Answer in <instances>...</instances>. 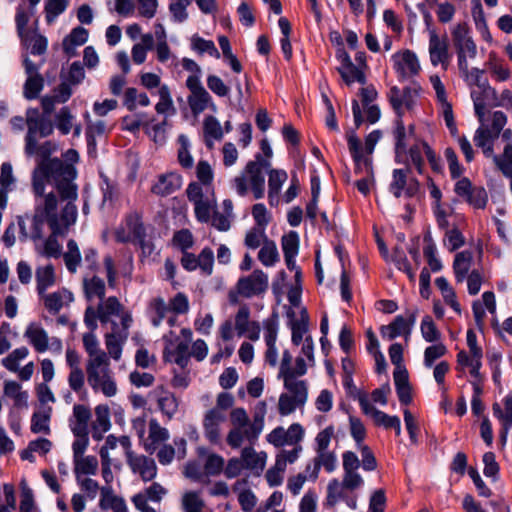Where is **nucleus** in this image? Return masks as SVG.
Returning <instances> with one entry per match:
<instances>
[{
    "label": "nucleus",
    "mask_w": 512,
    "mask_h": 512,
    "mask_svg": "<svg viewBox=\"0 0 512 512\" xmlns=\"http://www.w3.org/2000/svg\"><path fill=\"white\" fill-rule=\"evenodd\" d=\"M37 171L46 178L47 183L54 186L61 200L78 198V186L75 183L78 173L72 163L54 157L46 163L37 164Z\"/></svg>",
    "instance_id": "nucleus-1"
},
{
    "label": "nucleus",
    "mask_w": 512,
    "mask_h": 512,
    "mask_svg": "<svg viewBox=\"0 0 512 512\" xmlns=\"http://www.w3.org/2000/svg\"><path fill=\"white\" fill-rule=\"evenodd\" d=\"M284 387L291 393H282L279 396L278 411L281 416L293 413L296 408L304 406L308 397L306 382L303 380L291 381L285 379Z\"/></svg>",
    "instance_id": "nucleus-2"
},
{
    "label": "nucleus",
    "mask_w": 512,
    "mask_h": 512,
    "mask_svg": "<svg viewBox=\"0 0 512 512\" xmlns=\"http://www.w3.org/2000/svg\"><path fill=\"white\" fill-rule=\"evenodd\" d=\"M44 61L40 64L32 62L29 58L23 60L27 79L23 86V95L27 100H34L39 97L44 87V78L39 73V69Z\"/></svg>",
    "instance_id": "nucleus-3"
},
{
    "label": "nucleus",
    "mask_w": 512,
    "mask_h": 512,
    "mask_svg": "<svg viewBox=\"0 0 512 512\" xmlns=\"http://www.w3.org/2000/svg\"><path fill=\"white\" fill-rule=\"evenodd\" d=\"M268 288V276L262 270H254L249 276L241 277L237 282L238 293L251 298L265 292Z\"/></svg>",
    "instance_id": "nucleus-4"
},
{
    "label": "nucleus",
    "mask_w": 512,
    "mask_h": 512,
    "mask_svg": "<svg viewBox=\"0 0 512 512\" xmlns=\"http://www.w3.org/2000/svg\"><path fill=\"white\" fill-rule=\"evenodd\" d=\"M28 131L25 136V142H27V150H31L35 145V138L39 135L41 138L50 136L54 131L53 122L46 117H28L26 119Z\"/></svg>",
    "instance_id": "nucleus-5"
},
{
    "label": "nucleus",
    "mask_w": 512,
    "mask_h": 512,
    "mask_svg": "<svg viewBox=\"0 0 512 512\" xmlns=\"http://www.w3.org/2000/svg\"><path fill=\"white\" fill-rule=\"evenodd\" d=\"M348 148L355 164L354 171L356 174L366 173L373 175L372 158L364 156L361 142L354 132L347 136Z\"/></svg>",
    "instance_id": "nucleus-6"
},
{
    "label": "nucleus",
    "mask_w": 512,
    "mask_h": 512,
    "mask_svg": "<svg viewBox=\"0 0 512 512\" xmlns=\"http://www.w3.org/2000/svg\"><path fill=\"white\" fill-rule=\"evenodd\" d=\"M394 68L402 77L417 75L420 71V64L417 55L411 50H405L402 54H394L392 56Z\"/></svg>",
    "instance_id": "nucleus-7"
},
{
    "label": "nucleus",
    "mask_w": 512,
    "mask_h": 512,
    "mask_svg": "<svg viewBox=\"0 0 512 512\" xmlns=\"http://www.w3.org/2000/svg\"><path fill=\"white\" fill-rule=\"evenodd\" d=\"M226 420L225 414L216 408H212L205 414L203 427L206 438L212 444H218L220 441L219 426Z\"/></svg>",
    "instance_id": "nucleus-8"
},
{
    "label": "nucleus",
    "mask_w": 512,
    "mask_h": 512,
    "mask_svg": "<svg viewBox=\"0 0 512 512\" xmlns=\"http://www.w3.org/2000/svg\"><path fill=\"white\" fill-rule=\"evenodd\" d=\"M452 38L456 51L467 52L470 58L477 54L476 44L469 35V28L466 23H459L452 31Z\"/></svg>",
    "instance_id": "nucleus-9"
},
{
    "label": "nucleus",
    "mask_w": 512,
    "mask_h": 512,
    "mask_svg": "<svg viewBox=\"0 0 512 512\" xmlns=\"http://www.w3.org/2000/svg\"><path fill=\"white\" fill-rule=\"evenodd\" d=\"M182 180V176L175 172L161 174L151 192L161 197L169 196L181 188Z\"/></svg>",
    "instance_id": "nucleus-10"
},
{
    "label": "nucleus",
    "mask_w": 512,
    "mask_h": 512,
    "mask_svg": "<svg viewBox=\"0 0 512 512\" xmlns=\"http://www.w3.org/2000/svg\"><path fill=\"white\" fill-rule=\"evenodd\" d=\"M117 62L123 71V75H114L109 84L110 91L113 95L119 96L123 94L124 104H128V89L124 90L126 85L125 74L128 72V55L125 51L117 53Z\"/></svg>",
    "instance_id": "nucleus-11"
},
{
    "label": "nucleus",
    "mask_w": 512,
    "mask_h": 512,
    "mask_svg": "<svg viewBox=\"0 0 512 512\" xmlns=\"http://www.w3.org/2000/svg\"><path fill=\"white\" fill-rule=\"evenodd\" d=\"M89 357L86 368L87 379L92 389L97 391L100 385V375L106 373V369L103 366L106 364L107 356L105 352L101 351Z\"/></svg>",
    "instance_id": "nucleus-12"
},
{
    "label": "nucleus",
    "mask_w": 512,
    "mask_h": 512,
    "mask_svg": "<svg viewBox=\"0 0 512 512\" xmlns=\"http://www.w3.org/2000/svg\"><path fill=\"white\" fill-rule=\"evenodd\" d=\"M130 468L133 473L139 474L141 479L145 482L154 479L157 473V467L154 459L146 456H133L131 452Z\"/></svg>",
    "instance_id": "nucleus-13"
},
{
    "label": "nucleus",
    "mask_w": 512,
    "mask_h": 512,
    "mask_svg": "<svg viewBox=\"0 0 512 512\" xmlns=\"http://www.w3.org/2000/svg\"><path fill=\"white\" fill-rule=\"evenodd\" d=\"M430 60L433 66L444 64L448 59V45L446 40H440L434 30L430 31L429 39Z\"/></svg>",
    "instance_id": "nucleus-14"
},
{
    "label": "nucleus",
    "mask_w": 512,
    "mask_h": 512,
    "mask_svg": "<svg viewBox=\"0 0 512 512\" xmlns=\"http://www.w3.org/2000/svg\"><path fill=\"white\" fill-rule=\"evenodd\" d=\"M169 439V432L166 428L160 426L156 419L149 422V436L144 440L145 450L152 454L159 443Z\"/></svg>",
    "instance_id": "nucleus-15"
},
{
    "label": "nucleus",
    "mask_w": 512,
    "mask_h": 512,
    "mask_svg": "<svg viewBox=\"0 0 512 512\" xmlns=\"http://www.w3.org/2000/svg\"><path fill=\"white\" fill-rule=\"evenodd\" d=\"M87 39L88 31L85 28L81 26L73 28L71 32L65 36L62 42L65 54L68 56H74L76 47L85 44Z\"/></svg>",
    "instance_id": "nucleus-16"
},
{
    "label": "nucleus",
    "mask_w": 512,
    "mask_h": 512,
    "mask_svg": "<svg viewBox=\"0 0 512 512\" xmlns=\"http://www.w3.org/2000/svg\"><path fill=\"white\" fill-rule=\"evenodd\" d=\"M188 104L194 115L202 113L209 107V105L215 109V104L212 101V97L205 88L192 92L188 96Z\"/></svg>",
    "instance_id": "nucleus-17"
},
{
    "label": "nucleus",
    "mask_w": 512,
    "mask_h": 512,
    "mask_svg": "<svg viewBox=\"0 0 512 512\" xmlns=\"http://www.w3.org/2000/svg\"><path fill=\"white\" fill-rule=\"evenodd\" d=\"M96 420L92 426V437L101 440L103 433L110 429L109 409L105 405H99L95 409Z\"/></svg>",
    "instance_id": "nucleus-18"
},
{
    "label": "nucleus",
    "mask_w": 512,
    "mask_h": 512,
    "mask_svg": "<svg viewBox=\"0 0 512 512\" xmlns=\"http://www.w3.org/2000/svg\"><path fill=\"white\" fill-rule=\"evenodd\" d=\"M58 200L53 192H50L44 196V206L39 215L45 218L49 227H56L61 225L59 221V215L57 213Z\"/></svg>",
    "instance_id": "nucleus-19"
},
{
    "label": "nucleus",
    "mask_w": 512,
    "mask_h": 512,
    "mask_svg": "<svg viewBox=\"0 0 512 512\" xmlns=\"http://www.w3.org/2000/svg\"><path fill=\"white\" fill-rule=\"evenodd\" d=\"M416 313V310L408 312V319H405L402 315H397L388 325V328L393 330V334L388 335V340H393L401 334H409L416 321Z\"/></svg>",
    "instance_id": "nucleus-20"
},
{
    "label": "nucleus",
    "mask_w": 512,
    "mask_h": 512,
    "mask_svg": "<svg viewBox=\"0 0 512 512\" xmlns=\"http://www.w3.org/2000/svg\"><path fill=\"white\" fill-rule=\"evenodd\" d=\"M172 336H174V332L170 331L168 334L163 336V341L165 342V347L163 350V360L165 362H172V356H190L189 344L188 342H179L175 349H172L173 340Z\"/></svg>",
    "instance_id": "nucleus-21"
},
{
    "label": "nucleus",
    "mask_w": 512,
    "mask_h": 512,
    "mask_svg": "<svg viewBox=\"0 0 512 512\" xmlns=\"http://www.w3.org/2000/svg\"><path fill=\"white\" fill-rule=\"evenodd\" d=\"M25 336L39 353L45 352L49 348V339L46 331L41 327H28Z\"/></svg>",
    "instance_id": "nucleus-22"
},
{
    "label": "nucleus",
    "mask_w": 512,
    "mask_h": 512,
    "mask_svg": "<svg viewBox=\"0 0 512 512\" xmlns=\"http://www.w3.org/2000/svg\"><path fill=\"white\" fill-rule=\"evenodd\" d=\"M471 261L472 255L469 251H462L456 254L453 262V270L457 282H463L467 277Z\"/></svg>",
    "instance_id": "nucleus-23"
},
{
    "label": "nucleus",
    "mask_w": 512,
    "mask_h": 512,
    "mask_svg": "<svg viewBox=\"0 0 512 512\" xmlns=\"http://www.w3.org/2000/svg\"><path fill=\"white\" fill-rule=\"evenodd\" d=\"M25 154L27 156L37 155L39 157L38 164L46 163L53 160L51 155L56 150V145L52 141H45L42 144H38L37 138H35V145L31 150H27V142H25Z\"/></svg>",
    "instance_id": "nucleus-24"
},
{
    "label": "nucleus",
    "mask_w": 512,
    "mask_h": 512,
    "mask_svg": "<svg viewBox=\"0 0 512 512\" xmlns=\"http://www.w3.org/2000/svg\"><path fill=\"white\" fill-rule=\"evenodd\" d=\"M51 229V234L44 242V254L47 257L58 258L61 255V245L57 240V236L63 235L65 230L62 225H56V227H49Z\"/></svg>",
    "instance_id": "nucleus-25"
},
{
    "label": "nucleus",
    "mask_w": 512,
    "mask_h": 512,
    "mask_svg": "<svg viewBox=\"0 0 512 512\" xmlns=\"http://www.w3.org/2000/svg\"><path fill=\"white\" fill-rule=\"evenodd\" d=\"M36 282V288L39 295H42L49 287L55 283V272L52 264L37 268Z\"/></svg>",
    "instance_id": "nucleus-26"
},
{
    "label": "nucleus",
    "mask_w": 512,
    "mask_h": 512,
    "mask_svg": "<svg viewBox=\"0 0 512 512\" xmlns=\"http://www.w3.org/2000/svg\"><path fill=\"white\" fill-rule=\"evenodd\" d=\"M133 243L138 245L142 251L143 256H150L154 251V244L150 239H147L146 229L143 223L136 222L133 228Z\"/></svg>",
    "instance_id": "nucleus-27"
},
{
    "label": "nucleus",
    "mask_w": 512,
    "mask_h": 512,
    "mask_svg": "<svg viewBox=\"0 0 512 512\" xmlns=\"http://www.w3.org/2000/svg\"><path fill=\"white\" fill-rule=\"evenodd\" d=\"M471 97L474 102L475 114L478 117V119L482 121L485 115L484 99L487 98L497 100V92L493 87L489 85V83H486L485 92L477 94L476 92L473 91L471 93Z\"/></svg>",
    "instance_id": "nucleus-28"
},
{
    "label": "nucleus",
    "mask_w": 512,
    "mask_h": 512,
    "mask_svg": "<svg viewBox=\"0 0 512 512\" xmlns=\"http://www.w3.org/2000/svg\"><path fill=\"white\" fill-rule=\"evenodd\" d=\"M321 466H324L327 472H333L336 468V457L334 453L323 451L318 453V457L314 459L313 471L310 473V478L316 480Z\"/></svg>",
    "instance_id": "nucleus-29"
},
{
    "label": "nucleus",
    "mask_w": 512,
    "mask_h": 512,
    "mask_svg": "<svg viewBox=\"0 0 512 512\" xmlns=\"http://www.w3.org/2000/svg\"><path fill=\"white\" fill-rule=\"evenodd\" d=\"M410 167L406 169H394L392 173V182L389 185V191L396 197L400 198L402 193H405L408 172Z\"/></svg>",
    "instance_id": "nucleus-30"
},
{
    "label": "nucleus",
    "mask_w": 512,
    "mask_h": 512,
    "mask_svg": "<svg viewBox=\"0 0 512 512\" xmlns=\"http://www.w3.org/2000/svg\"><path fill=\"white\" fill-rule=\"evenodd\" d=\"M124 222L128 225V216L123 219L121 224L113 230H105L102 233V240L104 243L114 242L116 244L128 243V230L124 226Z\"/></svg>",
    "instance_id": "nucleus-31"
},
{
    "label": "nucleus",
    "mask_w": 512,
    "mask_h": 512,
    "mask_svg": "<svg viewBox=\"0 0 512 512\" xmlns=\"http://www.w3.org/2000/svg\"><path fill=\"white\" fill-rule=\"evenodd\" d=\"M120 303L116 297H109L104 303L98 306L99 320L102 324L111 322V316H118Z\"/></svg>",
    "instance_id": "nucleus-32"
},
{
    "label": "nucleus",
    "mask_w": 512,
    "mask_h": 512,
    "mask_svg": "<svg viewBox=\"0 0 512 512\" xmlns=\"http://www.w3.org/2000/svg\"><path fill=\"white\" fill-rule=\"evenodd\" d=\"M345 489L346 488L343 486L341 482L338 481V479L330 480L327 486V496L325 504L329 507H333L339 500L344 501L345 498L347 497V495L344 492Z\"/></svg>",
    "instance_id": "nucleus-33"
},
{
    "label": "nucleus",
    "mask_w": 512,
    "mask_h": 512,
    "mask_svg": "<svg viewBox=\"0 0 512 512\" xmlns=\"http://www.w3.org/2000/svg\"><path fill=\"white\" fill-rule=\"evenodd\" d=\"M67 249L68 251L63 255L64 262L68 271L74 273L81 262V254L77 243L73 239L67 242Z\"/></svg>",
    "instance_id": "nucleus-34"
},
{
    "label": "nucleus",
    "mask_w": 512,
    "mask_h": 512,
    "mask_svg": "<svg viewBox=\"0 0 512 512\" xmlns=\"http://www.w3.org/2000/svg\"><path fill=\"white\" fill-rule=\"evenodd\" d=\"M51 408L47 412H34L31 417L30 429L33 433L50 434L49 420Z\"/></svg>",
    "instance_id": "nucleus-35"
},
{
    "label": "nucleus",
    "mask_w": 512,
    "mask_h": 512,
    "mask_svg": "<svg viewBox=\"0 0 512 512\" xmlns=\"http://www.w3.org/2000/svg\"><path fill=\"white\" fill-rule=\"evenodd\" d=\"M68 6V0H45V19L51 24Z\"/></svg>",
    "instance_id": "nucleus-36"
},
{
    "label": "nucleus",
    "mask_w": 512,
    "mask_h": 512,
    "mask_svg": "<svg viewBox=\"0 0 512 512\" xmlns=\"http://www.w3.org/2000/svg\"><path fill=\"white\" fill-rule=\"evenodd\" d=\"M158 95L159 102L155 106L157 113L166 114L170 111L171 114H174L176 110L173 106L169 87L167 85H161L158 90Z\"/></svg>",
    "instance_id": "nucleus-37"
},
{
    "label": "nucleus",
    "mask_w": 512,
    "mask_h": 512,
    "mask_svg": "<svg viewBox=\"0 0 512 512\" xmlns=\"http://www.w3.org/2000/svg\"><path fill=\"white\" fill-rule=\"evenodd\" d=\"M391 257L397 269L406 273L410 280H414L415 273L411 268L403 248L395 246Z\"/></svg>",
    "instance_id": "nucleus-38"
},
{
    "label": "nucleus",
    "mask_w": 512,
    "mask_h": 512,
    "mask_svg": "<svg viewBox=\"0 0 512 512\" xmlns=\"http://www.w3.org/2000/svg\"><path fill=\"white\" fill-rule=\"evenodd\" d=\"M150 308L153 312V315L150 319L151 324L154 327H159L163 319L166 317V314L169 311V307L163 298L157 297L151 301Z\"/></svg>",
    "instance_id": "nucleus-39"
},
{
    "label": "nucleus",
    "mask_w": 512,
    "mask_h": 512,
    "mask_svg": "<svg viewBox=\"0 0 512 512\" xmlns=\"http://www.w3.org/2000/svg\"><path fill=\"white\" fill-rule=\"evenodd\" d=\"M191 47L193 50L200 54L208 53L210 56L215 58L220 57V53L217 50L215 44L211 40H206L198 35H194L191 39Z\"/></svg>",
    "instance_id": "nucleus-40"
},
{
    "label": "nucleus",
    "mask_w": 512,
    "mask_h": 512,
    "mask_svg": "<svg viewBox=\"0 0 512 512\" xmlns=\"http://www.w3.org/2000/svg\"><path fill=\"white\" fill-rule=\"evenodd\" d=\"M241 461L246 469H263L265 461L255 452L253 445L244 447L241 451Z\"/></svg>",
    "instance_id": "nucleus-41"
},
{
    "label": "nucleus",
    "mask_w": 512,
    "mask_h": 512,
    "mask_svg": "<svg viewBox=\"0 0 512 512\" xmlns=\"http://www.w3.org/2000/svg\"><path fill=\"white\" fill-rule=\"evenodd\" d=\"M84 290L88 299L93 297L103 299L105 296V283L101 278L93 276L90 280L84 281Z\"/></svg>",
    "instance_id": "nucleus-42"
},
{
    "label": "nucleus",
    "mask_w": 512,
    "mask_h": 512,
    "mask_svg": "<svg viewBox=\"0 0 512 512\" xmlns=\"http://www.w3.org/2000/svg\"><path fill=\"white\" fill-rule=\"evenodd\" d=\"M100 178V188L103 195L102 204L105 205L106 203H109L111 205L118 198V188L116 184L110 181L104 174L101 173Z\"/></svg>",
    "instance_id": "nucleus-43"
},
{
    "label": "nucleus",
    "mask_w": 512,
    "mask_h": 512,
    "mask_svg": "<svg viewBox=\"0 0 512 512\" xmlns=\"http://www.w3.org/2000/svg\"><path fill=\"white\" fill-rule=\"evenodd\" d=\"M29 354L25 346L14 349L7 357L2 359V365L11 372L18 371V362L26 358Z\"/></svg>",
    "instance_id": "nucleus-44"
},
{
    "label": "nucleus",
    "mask_w": 512,
    "mask_h": 512,
    "mask_svg": "<svg viewBox=\"0 0 512 512\" xmlns=\"http://www.w3.org/2000/svg\"><path fill=\"white\" fill-rule=\"evenodd\" d=\"M250 318V308L247 304H243L238 309V312L235 315V329L237 331L238 336H244L247 333L248 326L252 321Z\"/></svg>",
    "instance_id": "nucleus-45"
},
{
    "label": "nucleus",
    "mask_w": 512,
    "mask_h": 512,
    "mask_svg": "<svg viewBox=\"0 0 512 512\" xmlns=\"http://www.w3.org/2000/svg\"><path fill=\"white\" fill-rule=\"evenodd\" d=\"M24 42L32 55H43L47 50V38L41 34L24 35Z\"/></svg>",
    "instance_id": "nucleus-46"
},
{
    "label": "nucleus",
    "mask_w": 512,
    "mask_h": 512,
    "mask_svg": "<svg viewBox=\"0 0 512 512\" xmlns=\"http://www.w3.org/2000/svg\"><path fill=\"white\" fill-rule=\"evenodd\" d=\"M258 259L265 266H273L279 259L277 247L274 242H267L258 252Z\"/></svg>",
    "instance_id": "nucleus-47"
},
{
    "label": "nucleus",
    "mask_w": 512,
    "mask_h": 512,
    "mask_svg": "<svg viewBox=\"0 0 512 512\" xmlns=\"http://www.w3.org/2000/svg\"><path fill=\"white\" fill-rule=\"evenodd\" d=\"M73 116L70 109L62 107L55 116V125L62 135H68L72 129Z\"/></svg>",
    "instance_id": "nucleus-48"
},
{
    "label": "nucleus",
    "mask_w": 512,
    "mask_h": 512,
    "mask_svg": "<svg viewBox=\"0 0 512 512\" xmlns=\"http://www.w3.org/2000/svg\"><path fill=\"white\" fill-rule=\"evenodd\" d=\"M376 425L383 426L386 429H394L397 436L401 434L400 418L396 415H388L383 411L376 412Z\"/></svg>",
    "instance_id": "nucleus-49"
},
{
    "label": "nucleus",
    "mask_w": 512,
    "mask_h": 512,
    "mask_svg": "<svg viewBox=\"0 0 512 512\" xmlns=\"http://www.w3.org/2000/svg\"><path fill=\"white\" fill-rule=\"evenodd\" d=\"M420 329L423 338L427 342H436L441 338L440 331L437 329L433 319L429 315H426L422 319Z\"/></svg>",
    "instance_id": "nucleus-50"
},
{
    "label": "nucleus",
    "mask_w": 512,
    "mask_h": 512,
    "mask_svg": "<svg viewBox=\"0 0 512 512\" xmlns=\"http://www.w3.org/2000/svg\"><path fill=\"white\" fill-rule=\"evenodd\" d=\"M281 246L284 256H297L299 252V235L296 231H290L282 236Z\"/></svg>",
    "instance_id": "nucleus-51"
},
{
    "label": "nucleus",
    "mask_w": 512,
    "mask_h": 512,
    "mask_svg": "<svg viewBox=\"0 0 512 512\" xmlns=\"http://www.w3.org/2000/svg\"><path fill=\"white\" fill-rule=\"evenodd\" d=\"M279 327V316L274 311L269 318L264 321L265 342L266 344H276Z\"/></svg>",
    "instance_id": "nucleus-52"
},
{
    "label": "nucleus",
    "mask_w": 512,
    "mask_h": 512,
    "mask_svg": "<svg viewBox=\"0 0 512 512\" xmlns=\"http://www.w3.org/2000/svg\"><path fill=\"white\" fill-rule=\"evenodd\" d=\"M288 316L291 318V341L295 346H298L303 341V335L308 331V324L305 321L295 320L293 310H289Z\"/></svg>",
    "instance_id": "nucleus-53"
},
{
    "label": "nucleus",
    "mask_w": 512,
    "mask_h": 512,
    "mask_svg": "<svg viewBox=\"0 0 512 512\" xmlns=\"http://www.w3.org/2000/svg\"><path fill=\"white\" fill-rule=\"evenodd\" d=\"M180 148L178 150V161L183 168L189 169L193 167V157L189 152V140L187 136L181 134L178 137Z\"/></svg>",
    "instance_id": "nucleus-54"
},
{
    "label": "nucleus",
    "mask_w": 512,
    "mask_h": 512,
    "mask_svg": "<svg viewBox=\"0 0 512 512\" xmlns=\"http://www.w3.org/2000/svg\"><path fill=\"white\" fill-rule=\"evenodd\" d=\"M394 130L393 136L395 140L394 150L406 149L407 148V139L409 138L407 134V130L405 128L404 122L402 120L401 115L397 117L394 121Z\"/></svg>",
    "instance_id": "nucleus-55"
},
{
    "label": "nucleus",
    "mask_w": 512,
    "mask_h": 512,
    "mask_svg": "<svg viewBox=\"0 0 512 512\" xmlns=\"http://www.w3.org/2000/svg\"><path fill=\"white\" fill-rule=\"evenodd\" d=\"M85 77L83 65L79 61L73 62L67 74L61 73V79L65 80L72 86L79 85Z\"/></svg>",
    "instance_id": "nucleus-56"
},
{
    "label": "nucleus",
    "mask_w": 512,
    "mask_h": 512,
    "mask_svg": "<svg viewBox=\"0 0 512 512\" xmlns=\"http://www.w3.org/2000/svg\"><path fill=\"white\" fill-rule=\"evenodd\" d=\"M98 468V461L94 456L75 459L76 474L94 475Z\"/></svg>",
    "instance_id": "nucleus-57"
},
{
    "label": "nucleus",
    "mask_w": 512,
    "mask_h": 512,
    "mask_svg": "<svg viewBox=\"0 0 512 512\" xmlns=\"http://www.w3.org/2000/svg\"><path fill=\"white\" fill-rule=\"evenodd\" d=\"M268 188L275 192V196H277L282 188V185L287 180L288 175L285 170L282 169H268Z\"/></svg>",
    "instance_id": "nucleus-58"
},
{
    "label": "nucleus",
    "mask_w": 512,
    "mask_h": 512,
    "mask_svg": "<svg viewBox=\"0 0 512 512\" xmlns=\"http://www.w3.org/2000/svg\"><path fill=\"white\" fill-rule=\"evenodd\" d=\"M465 201L476 209H484L488 202V195L483 187L474 186Z\"/></svg>",
    "instance_id": "nucleus-59"
},
{
    "label": "nucleus",
    "mask_w": 512,
    "mask_h": 512,
    "mask_svg": "<svg viewBox=\"0 0 512 512\" xmlns=\"http://www.w3.org/2000/svg\"><path fill=\"white\" fill-rule=\"evenodd\" d=\"M224 464L225 461L221 455L212 453L206 459L204 465L205 473L209 476H217L223 471Z\"/></svg>",
    "instance_id": "nucleus-60"
},
{
    "label": "nucleus",
    "mask_w": 512,
    "mask_h": 512,
    "mask_svg": "<svg viewBox=\"0 0 512 512\" xmlns=\"http://www.w3.org/2000/svg\"><path fill=\"white\" fill-rule=\"evenodd\" d=\"M271 167V163L268 159H264L260 153L255 155V161H249L246 165V172L250 175V178L254 175L264 176L262 169L268 170Z\"/></svg>",
    "instance_id": "nucleus-61"
},
{
    "label": "nucleus",
    "mask_w": 512,
    "mask_h": 512,
    "mask_svg": "<svg viewBox=\"0 0 512 512\" xmlns=\"http://www.w3.org/2000/svg\"><path fill=\"white\" fill-rule=\"evenodd\" d=\"M184 512H202L204 502L196 492H187L182 499Z\"/></svg>",
    "instance_id": "nucleus-62"
},
{
    "label": "nucleus",
    "mask_w": 512,
    "mask_h": 512,
    "mask_svg": "<svg viewBox=\"0 0 512 512\" xmlns=\"http://www.w3.org/2000/svg\"><path fill=\"white\" fill-rule=\"evenodd\" d=\"M447 349L444 344L438 343L427 347L424 351V365L432 367L435 360L445 355Z\"/></svg>",
    "instance_id": "nucleus-63"
},
{
    "label": "nucleus",
    "mask_w": 512,
    "mask_h": 512,
    "mask_svg": "<svg viewBox=\"0 0 512 512\" xmlns=\"http://www.w3.org/2000/svg\"><path fill=\"white\" fill-rule=\"evenodd\" d=\"M190 3L191 0H177L169 5V11L175 22L182 23L188 18L186 8Z\"/></svg>",
    "instance_id": "nucleus-64"
}]
</instances>
